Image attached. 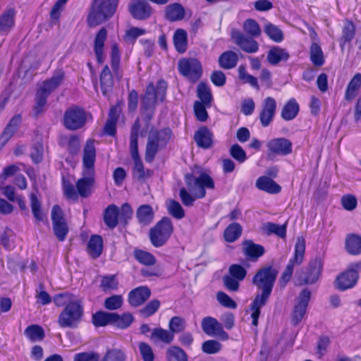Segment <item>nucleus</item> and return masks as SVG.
<instances>
[{
  "label": "nucleus",
  "instance_id": "f257e3e1",
  "mask_svg": "<svg viewBox=\"0 0 361 361\" xmlns=\"http://www.w3.org/2000/svg\"><path fill=\"white\" fill-rule=\"evenodd\" d=\"M278 273L272 265H267L259 268L252 277V283L258 291L250 305L254 326H257L261 308L266 305L271 297Z\"/></svg>",
  "mask_w": 361,
  "mask_h": 361
},
{
  "label": "nucleus",
  "instance_id": "f03ea898",
  "mask_svg": "<svg viewBox=\"0 0 361 361\" xmlns=\"http://www.w3.org/2000/svg\"><path fill=\"white\" fill-rule=\"evenodd\" d=\"M184 181L186 188L182 187L180 189L179 197L182 204L186 207L193 206L197 199L204 198L207 194V189L215 188L214 179L205 171H201L197 177L192 173H187L184 175Z\"/></svg>",
  "mask_w": 361,
  "mask_h": 361
},
{
  "label": "nucleus",
  "instance_id": "7ed1b4c3",
  "mask_svg": "<svg viewBox=\"0 0 361 361\" xmlns=\"http://www.w3.org/2000/svg\"><path fill=\"white\" fill-rule=\"evenodd\" d=\"M94 139H87L82 149V178L76 182L78 193L82 197H87L91 193V188L94 183L97 150Z\"/></svg>",
  "mask_w": 361,
  "mask_h": 361
},
{
  "label": "nucleus",
  "instance_id": "20e7f679",
  "mask_svg": "<svg viewBox=\"0 0 361 361\" xmlns=\"http://www.w3.org/2000/svg\"><path fill=\"white\" fill-rule=\"evenodd\" d=\"M168 89L167 82L160 78L156 85L149 82L140 98V113L146 123H149L154 118L157 105L162 103L166 97Z\"/></svg>",
  "mask_w": 361,
  "mask_h": 361
},
{
  "label": "nucleus",
  "instance_id": "39448f33",
  "mask_svg": "<svg viewBox=\"0 0 361 361\" xmlns=\"http://www.w3.org/2000/svg\"><path fill=\"white\" fill-rule=\"evenodd\" d=\"M244 33L233 30L231 32V39L233 42L244 52L255 54L259 50V44L255 38L262 34L259 23L253 18L246 19L243 24Z\"/></svg>",
  "mask_w": 361,
  "mask_h": 361
},
{
  "label": "nucleus",
  "instance_id": "423d86ee",
  "mask_svg": "<svg viewBox=\"0 0 361 361\" xmlns=\"http://www.w3.org/2000/svg\"><path fill=\"white\" fill-rule=\"evenodd\" d=\"M65 78V72L62 70H58L53 76L45 80L42 86L37 90L35 97V104L32 108V116L35 118L45 111L47 104V98L49 94L57 89Z\"/></svg>",
  "mask_w": 361,
  "mask_h": 361
},
{
  "label": "nucleus",
  "instance_id": "0eeeda50",
  "mask_svg": "<svg viewBox=\"0 0 361 361\" xmlns=\"http://www.w3.org/2000/svg\"><path fill=\"white\" fill-rule=\"evenodd\" d=\"M173 137V131L169 127L161 129L152 128L148 134L145 159L147 163H152L158 152L166 147Z\"/></svg>",
  "mask_w": 361,
  "mask_h": 361
},
{
  "label": "nucleus",
  "instance_id": "6e6552de",
  "mask_svg": "<svg viewBox=\"0 0 361 361\" xmlns=\"http://www.w3.org/2000/svg\"><path fill=\"white\" fill-rule=\"evenodd\" d=\"M119 0H94L87 17L89 27L101 25L116 13Z\"/></svg>",
  "mask_w": 361,
  "mask_h": 361
},
{
  "label": "nucleus",
  "instance_id": "1a4fd4ad",
  "mask_svg": "<svg viewBox=\"0 0 361 361\" xmlns=\"http://www.w3.org/2000/svg\"><path fill=\"white\" fill-rule=\"evenodd\" d=\"M174 231L171 219L168 216H163L154 226L149 230V239L154 247L164 246L170 239Z\"/></svg>",
  "mask_w": 361,
  "mask_h": 361
},
{
  "label": "nucleus",
  "instance_id": "9d476101",
  "mask_svg": "<svg viewBox=\"0 0 361 361\" xmlns=\"http://www.w3.org/2000/svg\"><path fill=\"white\" fill-rule=\"evenodd\" d=\"M84 310L80 301L69 302L59 314L58 324L61 328H76L82 320Z\"/></svg>",
  "mask_w": 361,
  "mask_h": 361
},
{
  "label": "nucleus",
  "instance_id": "9b49d317",
  "mask_svg": "<svg viewBox=\"0 0 361 361\" xmlns=\"http://www.w3.org/2000/svg\"><path fill=\"white\" fill-rule=\"evenodd\" d=\"M88 115L90 114L84 108L78 105H72L64 112L63 126L69 130H79L85 126Z\"/></svg>",
  "mask_w": 361,
  "mask_h": 361
},
{
  "label": "nucleus",
  "instance_id": "f8f14e48",
  "mask_svg": "<svg viewBox=\"0 0 361 361\" xmlns=\"http://www.w3.org/2000/svg\"><path fill=\"white\" fill-rule=\"evenodd\" d=\"M305 241L303 238L298 240L294 248L293 255L290 258L288 262L281 274L279 279V283L281 287H285L290 281L295 266L300 265L305 258Z\"/></svg>",
  "mask_w": 361,
  "mask_h": 361
},
{
  "label": "nucleus",
  "instance_id": "ddd939ff",
  "mask_svg": "<svg viewBox=\"0 0 361 361\" xmlns=\"http://www.w3.org/2000/svg\"><path fill=\"white\" fill-rule=\"evenodd\" d=\"M324 268V259L317 255L311 259L305 271L298 274V285H312L316 283L322 276Z\"/></svg>",
  "mask_w": 361,
  "mask_h": 361
},
{
  "label": "nucleus",
  "instance_id": "4468645a",
  "mask_svg": "<svg viewBox=\"0 0 361 361\" xmlns=\"http://www.w3.org/2000/svg\"><path fill=\"white\" fill-rule=\"evenodd\" d=\"M178 70L180 75L192 82L198 81L202 75V66L195 58H183L178 62Z\"/></svg>",
  "mask_w": 361,
  "mask_h": 361
},
{
  "label": "nucleus",
  "instance_id": "2eb2a0df",
  "mask_svg": "<svg viewBox=\"0 0 361 361\" xmlns=\"http://www.w3.org/2000/svg\"><path fill=\"white\" fill-rule=\"evenodd\" d=\"M51 219L54 233L58 240L63 242L66 240L69 227L66 220L63 211L59 204H54L51 212Z\"/></svg>",
  "mask_w": 361,
  "mask_h": 361
},
{
  "label": "nucleus",
  "instance_id": "dca6fc26",
  "mask_svg": "<svg viewBox=\"0 0 361 361\" xmlns=\"http://www.w3.org/2000/svg\"><path fill=\"white\" fill-rule=\"evenodd\" d=\"M268 158L273 159L276 156L286 157L293 152L292 142L286 137L271 139L267 143Z\"/></svg>",
  "mask_w": 361,
  "mask_h": 361
},
{
  "label": "nucleus",
  "instance_id": "f3484780",
  "mask_svg": "<svg viewBox=\"0 0 361 361\" xmlns=\"http://www.w3.org/2000/svg\"><path fill=\"white\" fill-rule=\"evenodd\" d=\"M310 298L311 292L307 288H303L297 297L296 302L291 314L292 323L294 326L298 325L302 320Z\"/></svg>",
  "mask_w": 361,
  "mask_h": 361
},
{
  "label": "nucleus",
  "instance_id": "a211bd4d",
  "mask_svg": "<svg viewBox=\"0 0 361 361\" xmlns=\"http://www.w3.org/2000/svg\"><path fill=\"white\" fill-rule=\"evenodd\" d=\"M201 326L203 331L209 336H214L222 341H228V334L224 329L222 324L212 317H205L202 319Z\"/></svg>",
  "mask_w": 361,
  "mask_h": 361
},
{
  "label": "nucleus",
  "instance_id": "6ab92c4d",
  "mask_svg": "<svg viewBox=\"0 0 361 361\" xmlns=\"http://www.w3.org/2000/svg\"><path fill=\"white\" fill-rule=\"evenodd\" d=\"M130 152L133 161V166L132 168L133 179L140 183H145L147 179L152 176L153 171L151 169L145 168L138 148L130 149Z\"/></svg>",
  "mask_w": 361,
  "mask_h": 361
},
{
  "label": "nucleus",
  "instance_id": "aec40b11",
  "mask_svg": "<svg viewBox=\"0 0 361 361\" xmlns=\"http://www.w3.org/2000/svg\"><path fill=\"white\" fill-rule=\"evenodd\" d=\"M276 108L277 104L274 98L267 97L263 100L258 115V118L262 127H268L272 123Z\"/></svg>",
  "mask_w": 361,
  "mask_h": 361
},
{
  "label": "nucleus",
  "instance_id": "412c9836",
  "mask_svg": "<svg viewBox=\"0 0 361 361\" xmlns=\"http://www.w3.org/2000/svg\"><path fill=\"white\" fill-rule=\"evenodd\" d=\"M128 10L132 17L138 20L149 18L153 13L152 6L145 0H134L129 4Z\"/></svg>",
  "mask_w": 361,
  "mask_h": 361
},
{
  "label": "nucleus",
  "instance_id": "4be33fe9",
  "mask_svg": "<svg viewBox=\"0 0 361 361\" xmlns=\"http://www.w3.org/2000/svg\"><path fill=\"white\" fill-rule=\"evenodd\" d=\"M359 274L349 268L337 276L335 285L338 290L344 291L353 288L357 283Z\"/></svg>",
  "mask_w": 361,
  "mask_h": 361
},
{
  "label": "nucleus",
  "instance_id": "5701e85b",
  "mask_svg": "<svg viewBox=\"0 0 361 361\" xmlns=\"http://www.w3.org/2000/svg\"><path fill=\"white\" fill-rule=\"evenodd\" d=\"M242 252L246 259L255 262L265 254L264 247L254 243L252 240H245L242 243Z\"/></svg>",
  "mask_w": 361,
  "mask_h": 361
},
{
  "label": "nucleus",
  "instance_id": "b1692460",
  "mask_svg": "<svg viewBox=\"0 0 361 361\" xmlns=\"http://www.w3.org/2000/svg\"><path fill=\"white\" fill-rule=\"evenodd\" d=\"M151 296V290L146 286H140L131 290L128 295V302L133 307L143 305Z\"/></svg>",
  "mask_w": 361,
  "mask_h": 361
},
{
  "label": "nucleus",
  "instance_id": "393cba45",
  "mask_svg": "<svg viewBox=\"0 0 361 361\" xmlns=\"http://www.w3.org/2000/svg\"><path fill=\"white\" fill-rule=\"evenodd\" d=\"M107 30L102 27L96 34L93 49L97 63L103 64L105 61L104 45L107 39Z\"/></svg>",
  "mask_w": 361,
  "mask_h": 361
},
{
  "label": "nucleus",
  "instance_id": "a878e982",
  "mask_svg": "<svg viewBox=\"0 0 361 361\" xmlns=\"http://www.w3.org/2000/svg\"><path fill=\"white\" fill-rule=\"evenodd\" d=\"M22 123L20 114L14 115L4 128L0 135V148H2L18 130Z\"/></svg>",
  "mask_w": 361,
  "mask_h": 361
},
{
  "label": "nucleus",
  "instance_id": "bb28decb",
  "mask_svg": "<svg viewBox=\"0 0 361 361\" xmlns=\"http://www.w3.org/2000/svg\"><path fill=\"white\" fill-rule=\"evenodd\" d=\"M16 11L13 8H6L0 15V35H7L16 25Z\"/></svg>",
  "mask_w": 361,
  "mask_h": 361
},
{
  "label": "nucleus",
  "instance_id": "cd10ccee",
  "mask_svg": "<svg viewBox=\"0 0 361 361\" xmlns=\"http://www.w3.org/2000/svg\"><path fill=\"white\" fill-rule=\"evenodd\" d=\"M99 82L102 94L109 97L114 90V80L113 73L107 64L104 66L100 73Z\"/></svg>",
  "mask_w": 361,
  "mask_h": 361
},
{
  "label": "nucleus",
  "instance_id": "c85d7f7f",
  "mask_svg": "<svg viewBox=\"0 0 361 361\" xmlns=\"http://www.w3.org/2000/svg\"><path fill=\"white\" fill-rule=\"evenodd\" d=\"M150 341L155 345H170L174 340L169 329L156 327L152 330L149 336Z\"/></svg>",
  "mask_w": 361,
  "mask_h": 361
},
{
  "label": "nucleus",
  "instance_id": "c756f323",
  "mask_svg": "<svg viewBox=\"0 0 361 361\" xmlns=\"http://www.w3.org/2000/svg\"><path fill=\"white\" fill-rule=\"evenodd\" d=\"M214 135L207 126L200 127L194 134V140L197 147L209 149L213 145Z\"/></svg>",
  "mask_w": 361,
  "mask_h": 361
},
{
  "label": "nucleus",
  "instance_id": "7c9ffc66",
  "mask_svg": "<svg viewBox=\"0 0 361 361\" xmlns=\"http://www.w3.org/2000/svg\"><path fill=\"white\" fill-rule=\"evenodd\" d=\"M290 58L288 51L278 46L272 47L267 52V59L271 66H276L281 62H286Z\"/></svg>",
  "mask_w": 361,
  "mask_h": 361
},
{
  "label": "nucleus",
  "instance_id": "2f4dec72",
  "mask_svg": "<svg viewBox=\"0 0 361 361\" xmlns=\"http://www.w3.org/2000/svg\"><path fill=\"white\" fill-rule=\"evenodd\" d=\"M136 218L141 226H147L151 224L154 218V212L151 205L144 204L136 210Z\"/></svg>",
  "mask_w": 361,
  "mask_h": 361
},
{
  "label": "nucleus",
  "instance_id": "473e14b6",
  "mask_svg": "<svg viewBox=\"0 0 361 361\" xmlns=\"http://www.w3.org/2000/svg\"><path fill=\"white\" fill-rule=\"evenodd\" d=\"M120 215L119 208L114 204H109L106 207L103 213V219L106 226L111 228H115L118 224Z\"/></svg>",
  "mask_w": 361,
  "mask_h": 361
},
{
  "label": "nucleus",
  "instance_id": "72a5a7b5",
  "mask_svg": "<svg viewBox=\"0 0 361 361\" xmlns=\"http://www.w3.org/2000/svg\"><path fill=\"white\" fill-rule=\"evenodd\" d=\"M110 61L115 77L120 80L123 76V73L121 68V51L119 45L116 42L113 43L111 46Z\"/></svg>",
  "mask_w": 361,
  "mask_h": 361
},
{
  "label": "nucleus",
  "instance_id": "f704fd0d",
  "mask_svg": "<svg viewBox=\"0 0 361 361\" xmlns=\"http://www.w3.org/2000/svg\"><path fill=\"white\" fill-rule=\"evenodd\" d=\"M257 188L269 194H278L281 191V187L271 178L262 176L256 181Z\"/></svg>",
  "mask_w": 361,
  "mask_h": 361
},
{
  "label": "nucleus",
  "instance_id": "c9c22d12",
  "mask_svg": "<svg viewBox=\"0 0 361 361\" xmlns=\"http://www.w3.org/2000/svg\"><path fill=\"white\" fill-rule=\"evenodd\" d=\"M299 111V104L295 98H290L283 106L281 111V117L286 121H292L297 117Z\"/></svg>",
  "mask_w": 361,
  "mask_h": 361
},
{
  "label": "nucleus",
  "instance_id": "e433bc0d",
  "mask_svg": "<svg viewBox=\"0 0 361 361\" xmlns=\"http://www.w3.org/2000/svg\"><path fill=\"white\" fill-rule=\"evenodd\" d=\"M103 246L102 236L97 234L92 235L87 245V252L92 259H97L102 255Z\"/></svg>",
  "mask_w": 361,
  "mask_h": 361
},
{
  "label": "nucleus",
  "instance_id": "4c0bfd02",
  "mask_svg": "<svg viewBox=\"0 0 361 361\" xmlns=\"http://www.w3.org/2000/svg\"><path fill=\"white\" fill-rule=\"evenodd\" d=\"M164 12L165 18L170 22L181 20L185 15L183 6L179 3L169 4L166 7Z\"/></svg>",
  "mask_w": 361,
  "mask_h": 361
},
{
  "label": "nucleus",
  "instance_id": "58836bf2",
  "mask_svg": "<svg viewBox=\"0 0 361 361\" xmlns=\"http://www.w3.org/2000/svg\"><path fill=\"white\" fill-rule=\"evenodd\" d=\"M238 59V56L235 51L228 50L219 56L218 63L221 68L231 70L236 66Z\"/></svg>",
  "mask_w": 361,
  "mask_h": 361
},
{
  "label": "nucleus",
  "instance_id": "ea45409f",
  "mask_svg": "<svg viewBox=\"0 0 361 361\" xmlns=\"http://www.w3.org/2000/svg\"><path fill=\"white\" fill-rule=\"evenodd\" d=\"M355 36V25L353 20H345V24L342 28V34L339 39V44L342 49L346 44L350 43Z\"/></svg>",
  "mask_w": 361,
  "mask_h": 361
},
{
  "label": "nucleus",
  "instance_id": "a19ab883",
  "mask_svg": "<svg viewBox=\"0 0 361 361\" xmlns=\"http://www.w3.org/2000/svg\"><path fill=\"white\" fill-rule=\"evenodd\" d=\"M345 248L351 255L361 254V235L350 233L346 235Z\"/></svg>",
  "mask_w": 361,
  "mask_h": 361
},
{
  "label": "nucleus",
  "instance_id": "79ce46f5",
  "mask_svg": "<svg viewBox=\"0 0 361 361\" xmlns=\"http://www.w3.org/2000/svg\"><path fill=\"white\" fill-rule=\"evenodd\" d=\"M361 88V73H357L348 82L345 91V99L350 102L358 94Z\"/></svg>",
  "mask_w": 361,
  "mask_h": 361
},
{
  "label": "nucleus",
  "instance_id": "37998d69",
  "mask_svg": "<svg viewBox=\"0 0 361 361\" xmlns=\"http://www.w3.org/2000/svg\"><path fill=\"white\" fill-rule=\"evenodd\" d=\"M175 49L179 54H184L188 48V33L181 28L177 29L173 37Z\"/></svg>",
  "mask_w": 361,
  "mask_h": 361
},
{
  "label": "nucleus",
  "instance_id": "c03bdc74",
  "mask_svg": "<svg viewBox=\"0 0 361 361\" xmlns=\"http://www.w3.org/2000/svg\"><path fill=\"white\" fill-rule=\"evenodd\" d=\"M261 229L267 235L274 234L279 238H285L286 237L287 223L279 225L273 222H267L262 225Z\"/></svg>",
  "mask_w": 361,
  "mask_h": 361
},
{
  "label": "nucleus",
  "instance_id": "a18cd8bd",
  "mask_svg": "<svg viewBox=\"0 0 361 361\" xmlns=\"http://www.w3.org/2000/svg\"><path fill=\"white\" fill-rule=\"evenodd\" d=\"M114 317H115L114 312L99 310L92 314L91 322L95 327L106 326L109 324H113Z\"/></svg>",
  "mask_w": 361,
  "mask_h": 361
},
{
  "label": "nucleus",
  "instance_id": "49530a36",
  "mask_svg": "<svg viewBox=\"0 0 361 361\" xmlns=\"http://www.w3.org/2000/svg\"><path fill=\"white\" fill-rule=\"evenodd\" d=\"M310 59L314 66L321 67L324 64L325 59L320 44L312 42L310 47Z\"/></svg>",
  "mask_w": 361,
  "mask_h": 361
},
{
  "label": "nucleus",
  "instance_id": "de8ad7c7",
  "mask_svg": "<svg viewBox=\"0 0 361 361\" xmlns=\"http://www.w3.org/2000/svg\"><path fill=\"white\" fill-rule=\"evenodd\" d=\"M243 228L240 224L233 222L224 231V238L227 243L236 241L242 235Z\"/></svg>",
  "mask_w": 361,
  "mask_h": 361
},
{
  "label": "nucleus",
  "instance_id": "09e8293b",
  "mask_svg": "<svg viewBox=\"0 0 361 361\" xmlns=\"http://www.w3.org/2000/svg\"><path fill=\"white\" fill-rule=\"evenodd\" d=\"M118 285V280L116 274L104 275L101 276L99 288L104 293L117 290Z\"/></svg>",
  "mask_w": 361,
  "mask_h": 361
},
{
  "label": "nucleus",
  "instance_id": "8fccbe9b",
  "mask_svg": "<svg viewBox=\"0 0 361 361\" xmlns=\"http://www.w3.org/2000/svg\"><path fill=\"white\" fill-rule=\"evenodd\" d=\"M133 257L141 264L153 266L156 264L155 257L149 252L136 248L133 251Z\"/></svg>",
  "mask_w": 361,
  "mask_h": 361
},
{
  "label": "nucleus",
  "instance_id": "3c124183",
  "mask_svg": "<svg viewBox=\"0 0 361 361\" xmlns=\"http://www.w3.org/2000/svg\"><path fill=\"white\" fill-rule=\"evenodd\" d=\"M25 336L32 342L42 341L45 337L43 328L38 324H31L24 331Z\"/></svg>",
  "mask_w": 361,
  "mask_h": 361
},
{
  "label": "nucleus",
  "instance_id": "603ef678",
  "mask_svg": "<svg viewBox=\"0 0 361 361\" xmlns=\"http://www.w3.org/2000/svg\"><path fill=\"white\" fill-rule=\"evenodd\" d=\"M114 316L115 317L113 318V324L119 329H127L134 321V317L133 314L130 312H124L122 314L114 312Z\"/></svg>",
  "mask_w": 361,
  "mask_h": 361
},
{
  "label": "nucleus",
  "instance_id": "864d4df0",
  "mask_svg": "<svg viewBox=\"0 0 361 361\" xmlns=\"http://www.w3.org/2000/svg\"><path fill=\"white\" fill-rule=\"evenodd\" d=\"M197 97L200 102L206 104L207 106H211L212 101V94L209 85L204 82H200L197 88Z\"/></svg>",
  "mask_w": 361,
  "mask_h": 361
},
{
  "label": "nucleus",
  "instance_id": "5fc2aeb1",
  "mask_svg": "<svg viewBox=\"0 0 361 361\" xmlns=\"http://www.w3.org/2000/svg\"><path fill=\"white\" fill-rule=\"evenodd\" d=\"M167 361H188L186 353L180 348L176 345H172L166 350Z\"/></svg>",
  "mask_w": 361,
  "mask_h": 361
},
{
  "label": "nucleus",
  "instance_id": "6e6d98bb",
  "mask_svg": "<svg viewBox=\"0 0 361 361\" xmlns=\"http://www.w3.org/2000/svg\"><path fill=\"white\" fill-rule=\"evenodd\" d=\"M169 331L175 338V334L183 331L186 327L185 320L179 316H174L169 322Z\"/></svg>",
  "mask_w": 361,
  "mask_h": 361
},
{
  "label": "nucleus",
  "instance_id": "4d7b16f0",
  "mask_svg": "<svg viewBox=\"0 0 361 361\" xmlns=\"http://www.w3.org/2000/svg\"><path fill=\"white\" fill-rule=\"evenodd\" d=\"M238 78L243 83L250 84L253 88L259 90L258 80L256 77L247 72L245 65H240L238 69Z\"/></svg>",
  "mask_w": 361,
  "mask_h": 361
},
{
  "label": "nucleus",
  "instance_id": "13d9d810",
  "mask_svg": "<svg viewBox=\"0 0 361 361\" xmlns=\"http://www.w3.org/2000/svg\"><path fill=\"white\" fill-rule=\"evenodd\" d=\"M264 32L274 42H281L283 40V33L276 25L268 23L264 27Z\"/></svg>",
  "mask_w": 361,
  "mask_h": 361
},
{
  "label": "nucleus",
  "instance_id": "bf43d9fd",
  "mask_svg": "<svg viewBox=\"0 0 361 361\" xmlns=\"http://www.w3.org/2000/svg\"><path fill=\"white\" fill-rule=\"evenodd\" d=\"M167 210L169 214L176 219H181L185 215V212L183 207L175 200H170L168 202Z\"/></svg>",
  "mask_w": 361,
  "mask_h": 361
},
{
  "label": "nucleus",
  "instance_id": "052dcab7",
  "mask_svg": "<svg viewBox=\"0 0 361 361\" xmlns=\"http://www.w3.org/2000/svg\"><path fill=\"white\" fill-rule=\"evenodd\" d=\"M161 302L159 300L153 299L140 310V313L145 318H148L154 314L158 311Z\"/></svg>",
  "mask_w": 361,
  "mask_h": 361
},
{
  "label": "nucleus",
  "instance_id": "680f3d73",
  "mask_svg": "<svg viewBox=\"0 0 361 361\" xmlns=\"http://www.w3.org/2000/svg\"><path fill=\"white\" fill-rule=\"evenodd\" d=\"M67 151L71 156L78 154L80 150V139L78 135H71L66 138Z\"/></svg>",
  "mask_w": 361,
  "mask_h": 361
},
{
  "label": "nucleus",
  "instance_id": "e2e57ef3",
  "mask_svg": "<svg viewBox=\"0 0 361 361\" xmlns=\"http://www.w3.org/2000/svg\"><path fill=\"white\" fill-rule=\"evenodd\" d=\"M68 0H57L52 6L50 11V18L52 24L59 23L61 12Z\"/></svg>",
  "mask_w": 361,
  "mask_h": 361
},
{
  "label": "nucleus",
  "instance_id": "0e129e2a",
  "mask_svg": "<svg viewBox=\"0 0 361 361\" xmlns=\"http://www.w3.org/2000/svg\"><path fill=\"white\" fill-rule=\"evenodd\" d=\"M123 300L121 295H113L104 300V305L106 310H116L121 307Z\"/></svg>",
  "mask_w": 361,
  "mask_h": 361
},
{
  "label": "nucleus",
  "instance_id": "69168bd1",
  "mask_svg": "<svg viewBox=\"0 0 361 361\" xmlns=\"http://www.w3.org/2000/svg\"><path fill=\"white\" fill-rule=\"evenodd\" d=\"M126 358V354L123 350L113 348L106 350L102 361H125Z\"/></svg>",
  "mask_w": 361,
  "mask_h": 361
},
{
  "label": "nucleus",
  "instance_id": "338daca9",
  "mask_svg": "<svg viewBox=\"0 0 361 361\" xmlns=\"http://www.w3.org/2000/svg\"><path fill=\"white\" fill-rule=\"evenodd\" d=\"M229 153L232 158L240 164L245 162L247 159L245 151L238 144L231 145Z\"/></svg>",
  "mask_w": 361,
  "mask_h": 361
},
{
  "label": "nucleus",
  "instance_id": "774afa93",
  "mask_svg": "<svg viewBox=\"0 0 361 361\" xmlns=\"http://www.w3.org/2000/svg\"><path fill=\"white\" fill-rule=\"evenodd\" d=\"M247 273L246 269L241 264H232L228 268V275L240 281L245 279Z\"/></svg>",
  "mask_w": 361,
  "mask_h": 361
}]
</instances>
